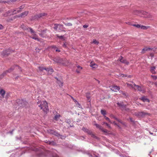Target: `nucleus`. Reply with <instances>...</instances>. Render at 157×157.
Wrapping results in <instances>:
<instances>
[{"instance_id":"44","label":"nucleus","mask_w":157,"mask_h":157,"mask_svg":"<svg viewBox=\"0 0 157 157\" xmlns=\"http://www.w3.org/2000/svg\"><path fill=\"white\" fill-rule=\"evenodd\" d=\"M24 6H21L20 7H19V8H18V9L19 10H21H21L24 8Z\"/></svg>"},{"instance_id":"48","label":"nucleus","mask_w":157,"mask_h":157,"mask_svg":"<svg viewBox=\"0 0 157 157\" xmlns=\"http://www.w3.org/2000/svg\"><path fill=\"white\" fill-rule=\"evenodd\" d=\"M7 14H10V15L12 14L11 10H10L8 11L7 12Z\"/></svg>"},{"instance_id":"54","label":"nucleus","mask_w":157,"mask_h":157,"mask_svg":"<svg viewBox=\"0 0 157 157\" xmlns=\"http://www.w3.org/2000/svg\"><path fill=\"white\" fill-rule=\"evenodd\" d=\"M57 83L58 84L61 83V86H63V83L61 82L60 81H58Z\"/></svg>"},{"instance_id":"24","label":"nucleus","mask_w":157,"mask_h":157,"mask_svg":"<svg viewBox=\"0 0 157 157\" xmlns=\"http://www.w3.org/2000/svg\"><path fill=\"white\" fill-rule=\"evenodd\" d=\"M155 67H151V68L150 71L152 74H155Z\"/></svg>"},{"instance_id":"22","label":"nucleus","mask_w":157,"mask_h":157,"mask_svg":"<svg viewBox=\"0 0 157 157\" xmlns=\"http://www.w3.org/2000/svg\"><path fill=\"white\" fill-rule=\"evenodd\" d=\"M127 23V24H128L129 25H132L133 26H135V27H137V28H140V26L141 25H140L139 24H137V25L132 24H131L129 22H128V23Z\"/></svg>"},{"instance_id":"40","label":"nucleus","mask_w":157,"mask_h":157,"mask_svg":"<svg viewBox=\"0 0 157 157\" xmlns=\"http://www.w3.org/2000/svg\"><path fill=\"white\" fill-rule=\"evenodd\" d=\"M59 28L60 29H64V28L63 27V25H62L59 24Z\"/></svg>"},{"instance_id":"13","label":"nucleus","mask_w":157,"mask_h":157,"mask_svg":"<svg viewBox=\"0 0 157 157\" xmlns=\"http://www.w3.org/2000/svg\"><path fill=\"white\" fill-rule=\"evenodd\" d=\"M90 66L92 68H95L98 67V65L95 63L94 62H91L90 63Z\"/></svg>"},{"instance_id":"63","label":"nucleus","mask_w":157,"mask_h":157,"mask_svg":"<svg viewBox=\"0 0 157 157\" xmlns=\"http://www.w3.org/2000/svg\"><path fill=\"white\" fill-rule=\"evenodd\" d=\"M118 120H119V121H118L120 122L122 124H124L121 121H120L119 119H118Z\"/></svg>"},{"instance_id":"32","label":"nucleus","mask_w":157,"mask_h":157,"mask_svg":"<svg viewBox=\"0 0 157 157\" xmlns=\"http://www.w3.org/2000/svg\"><path fill=\"white\" fill-rule=\"evenodd\" d=\"M1 2L8 3L10 2V0H1Z\"/></svg>"},{"instance_id":"58","label":"nucleus","mask_w":157,"mask_h":157,"mask_svg":"<svg viewBox=\"0 0 157 157\" xmlns=\"http://www.w3.org/2000/svg\"><path fill=\"white\" fill-rule=\"evenodd\" d=\"M77 67L78 69H80V70H82V67L78 65L77 66Z\"/></svg>"},{"instance_id":"30","label":"nucleus","mask_w":157,"mask_h":157,"mask_svg":"<svg viewBox=\"0 0 157 157\" xmlns=\"http://www.w3.org/2000/svg\"><path fill=\"white\" fill-rule=\"evenodd\" d=\"M21 28L24 30H28V28L23 25H21Z\"/></svg>"},{"instance_id":"12","label":"nucleus","mask_w":157,"mask_h":157,"mask_svg":"<svg viewBox=\"0 0 157 157\" xmlns=\"http://www.w3.org/2000/svg\"><path fill=\"white\" fill-rule=\"evenodd\" d=\"M86 133L88 134L91 135L92 137L94 138H97V137L93 134L91 130L89 129Z\"/></svg>"},{"instance_id":"10","label":"nucleus","mask_w":157,"mask_h":157,"mask_svg":"<svg viewBox=\"0 0 157 157\" xmlns=\"http://www.w3.org/2000/svg\"><path fill=\"white\" fill-rule=\"evenodd\" d=\"M120 88L119 86H112L111 89L113 91L117 92V90H119Z\"/></svg>"},{"instance_id":"61","label":"nucleus","mask_w":157,"mask_h":157,"mask_svg":"<svg viewBox=\"0 0 157 157\" xmlns=\"http://www.w3.org/2000/svg\"><path fill=\"white\" fill-rule=\"evenodd\" d=\"M51 47L52 48H53L54 49H55L56 48V46H54V45L51 46Z\"/></svg>"},{"instance_id":"62","label":"nucleus","mask_w":157,"mask_h":157,"mask_svg":"<svg viewBox=\"0 0 157 157\" xmlns=\"http://www.w3.org/2000/svg\"><path fill=\"white\" fill-rule=\"evenodd\" d=\"M66 122V123H67L68 124H69V123H70V121H69V120H67Z\"/></svg>"},{"instance_id":"8","label":"nucleus","mask_w":157,"mask_h":157,"mask_svg":"<svg viewBox=\"0 0 157 157\" xmlns=\"http://www.w3.org/2000/svg\"><path fill=\"white\" fill-rule=\"evenodd\" d=\"M134 86L135 87V88L137 89L138 91L140 92L143 91V93H144V92L143 89L141 86H139V85H136L134 83Z\"/></svg>"},{"instance_id":"31","label":"nucleus","mask_w":157,"mask_h":157,"mask_svg":"<svg viewBox=\"0 0 157 157\" xmlns=\"http://www.w3.org/2000/svg\"><path fill=\"white\" fill-rule=\"evenodd\" d=\"M149 28L148 26H146L144 25H141L140 28L143 29H147Z\"/></svg>"},{"instance_id":"59","label":"nucleus","mask_w":157,"mask_h":157,"mask_svg":"<svg viewBox=\"0 0 157 157\" xmlns=\"http://www.w3.org/2000/svg\"><path fill=\"white\" fill-rule=\"evenodd\" d=\"M3 26L1 24H0V29H3Z\"/></svg>"},{"instance_id":"7","label":"nucleus","mask_w":157,"mask_h":157,"mask_svg":"<svg viewBox=\"0 0 157 157\" xmlns=\"http://www.w3.org/2000/svg\"><path fill=\"white\" fill-rule=\"evenodd\" d=\"M117 104L119 106L122 108V110H127V109L126 107V105H124L123 102H117Z\"/></svg>"},{"instance_id":"49","label":"nucleus","mask_w":157,"mask_h":157,"mask_svg":"<svg viewBox=\"0 0 157 157\" xmlns=\"http://www.w3.org/2000/svg\"><path fill=\"white\" fill-rule=\"evenodd\" d=\"M101 130L104 132L107 133V130L104 129L102 127V129H101Z\"/></svg>"},{"instance_id":"20","label":"nucleus","mask_w":157,"mask_h":157,"mask_svg":"<svg viewBox=\"0 0 157 157\" xmlns=\"http://www.w3.org/2000/svg\"><path fill=\"white\" fill-rule=\"evenodd\" d=\"M1 54L3 56H4L10 54V53L7 52L6 51L4 50L2 52Z\"/></svg>"},{"instance_id":"51","label":"nucleus","mask_w":157,"mask_h":157,"mask_svg":"<svg viewBox=\"0 0 157 157\" xmlns=\"http://www.w3.org/2000/svg\"><path fill=\"white\" fill-rule=\"evenodd\" d=\"M45 13H41L40 14V15H39V16H38V17H42V16H44L45 15Z\"/></svg>"},{"instance_id":"46","label":"nucleus","mask_w":157,"mask_h":157,"mask_svg":"<svg viewBox=\"0 0 157 157\" xmlns=\"http://www.w3.org/2000/svg\"><path fill=\"white\" fill-rule=\"evenodd\" d=\"M65 25H66L69 26H71L72 25V24L71 23H65Z\"/></svg>"},{"instance_id":"34","label":"nucleus","mask_w":157,"mask_h":157,"mask_svg":"<svg viewBox=\"0 0 157 157\" xmlns=\"http://www.w3.org/2000/svg\"><path fill=\"white\" fill-rule=\"evenodd\" d=\"M89 130V129H87L86 128H85L84 127H83L82 128V130L83 131L85 132L86 133L87 131Z\"/></svg>"},{"instance_id":"28","label":"nucleus","mask_w":157,"mask_h":157,"mask_svg":"<svg viewBox=\"0 0 157 157\" xmlns=\"http://www.w3.org/2000/svg\"><path fill=\"white\" fill-rule=\"evenodd\" d=\"M140 13H141L142 15H143L144 17L145 15H146L147 14V12L145 11L140 10Z\"/></svg>"},{"instance_id":"19","label":"nucleus","mask_w":157,"mask_h":157,"mask_svg":"<svg viewBox=\"0 0 157 157\" xmlns=\"http://www.w3.org/2000/svg\"><path fill=\"white\" fill-rule=\"evenodd\" d=\"M140 99L143 101L144 102H145L146 101L148 102H150L149 100L148 99L146 98L145 96L142 97L140 98Z\"/></svg>"},{"instance_id":"3","label":"nucleus","mask_w":157,"mask_h":157,"mask_svg":"<svg viewBox=\"0 0 157 157\" xmlns=\"http://www.w3.org/2000/svg\"><path fill=\"white\" fill-rule=\"evenodd\" d=\"M150 113L143 112H139L136 113V116L142 117H144L147 115L150 116Z\"/></svg>"},{"instance_id":"5","label":"nucleus","mask_w":157,"mask_h":157,"mask_svg":"<svg viewBox=\"0 0 157 157\" xmlns=\"http://www.w3.org/2000/svg\"><path fill=\"white\" fill-rule=\"evenodd\" d=\"M48 132L51 134H53L58 137H59L60 136L59 133L54 130H48Z\"/></svg>"},{"instance_id":"52","label":"nucleus","mask_w":157,"mask_h":157,"mask_svg":"<svg viewBox=\"0 0 157 157\" xmlns=\"http://www.w3.org/2000/svg\"><path fill=\"white\" fill-rule=\"evenodd\" d=\"M122 94L125 97H127L128 96L127 93L124 92L122 93Z\"/></svg>"},{"instance_id":"9","label":"nucleus","mask_w":157,"mask_h":157,"mask_svg":"<svg viewBox=\"0 0 157 157\" xmlns=\"http://www.w3.org/2000/svg\"><path fill=\"white\" fill-rule=\"evenodd\" d=\"M12 14H17L21 12V10L18 9L17 8H16L11 10Z\"/></svg>"},{"instance_id":"57","label":"nucleus","mask_w":157,"mask_h":157,"mask_svg":"<svg viewBox=\"0 0 157 157\" xmlns=\"http://www.w3.org/2000/svg\"><path fill=\"white\" fill-rule=\"evenodd\" d=\"M86 98L88 100H90V96L88 95H86Z\"/></svg>"},{"instance_id":"45","label":"nucleus","mask_w":157,"mask_h":157,"mask_svg":"<svg viewBox=\"0 0 157 157\" xmlns=\"http://www.w3.org/2000/svg\"><path fill=\"white\" fill-rule=\"evenodd\" d=\"M151 76L154 80H156L157 78V76L155 75H151Z\"/></svg>"},{"instance_id":"41","label":"nucleus","mask_w":157,"mask_h":157,"mask_svg":"<svg viewBox=\"0 0 157 157\" xmlns=\"http://www.w3.org/2000/svg\"><path fill=\"white\" fill-rule=\"evenodd\" d=\"M104 117L105 118L106 120L108 121L109 122L112 123V122H111V121L110 120V119L108 117H106L105 116H104Z\"/></svg>"},{"instance_id":"53","label":"nucleus","mask_w":157,"mask_h":157,"mask_svg":"<svg viewBox=\"0 0 157 157\" xmlns=\"http://www.w3.org/2000/svg\"><path fill=\"white\" fill-rule=\"evenodd\" d=\"M122 77H126L127 76L126 75H124V74H121H121H119Z\"/></svg>"},{"instance_id":"27","label":"nucleus","mask_w":157,"mask_h":157,"mask_svg":"<svg viewBox=\"0 0 157 157\" xmlns=\"http://www.w3.org/2000/svg\"><path fill=\"white\" fill-rule=\"evenodd\" d=\"M144 17L149 18H152V16L150 13H147V14L146 15L144 16Z\"/></svg>"},{"instance_id":"14","label":"nucleus","mask_w":157,"mask_h":157,"mask_svg":"<svg viewBox=\"0 0 157 157\" xmlns=\"http://www.w3.org/2000/svg\"><path fill=\"white\" fill-rule=\"evenodd\" d=\"M46 31L45 30H43L41 31V33L39 34V35L42 37H45L46 36Z\"/></svg>"},{"instance_id":"47","label":"nucleus","mask_w":157,"mask_h":157,"mask_svg":"<svg viewBox=\"0 0 157 157\" xmlns=\"http://www.w3.org/2000/svg\"><path fill=\"white\" fill-rule=\"evenodd\" d=\"M111 116L115 120H116L117 121H119L118 119L115 116H113V115H111Z\"/></svg>"},{"instance_id":"37","label":"nucleus","mask_w":157,"mask_h":157,"mask_svg":"<svg viewBox=\"0 0 157 157\" xmlns=\"http://www.w3.org/2000/svg\"><path fill=\"white\" fill-rule=\"evenodd\" d=\"M6 74V72H3L2 74L0 75V79L2 78Z\"/></svg>"},{"instance_id":"64","label":"nucleus","mask_w":157,"mask_h":157,"mask_svg":"<svg viewBox=\"0 0 157 157\" xmlns=\"http://www.w3.org/2000/svg\"><path fill=\"white\" fill-rule=\"evenodd\" d=\"M73 100L75 102V103L76 104L77 103V102H78V101L75 99L73 98Z\"/></svg>"},{"instance_id":"50","label":"nucleus","mask_w":157,"mask_h":157,"mask_svg":"<svg viewBox=\"0 0 157 157\" xmlns=\"http://www.w3.org/2000/svg\"><path fill=\"white\" fill-rule=\"evenodd\" d=\"M5 51H6L7 52L10 53V52H12V51L10 49H8L5 50Z\"/></svg>"},{"instance_id":"23","label":"nucleus","mask_w":157,"mask_h":157,"mask_svg":"<svg viewBox=\"0 0 157 157\" xmlns=\"http://www.w3.org/2000/svg\"><path fill=\"white\" fill-rule=\"evenodd\" d=\"M28 28V30H27V31H29H29L33 35V34H36L35 32L34 31L32 28Z\"/></svg>"},{"instance_id":"56","label":"nucleus","mask_w":157,"mask_h":157,"mask_svg":"<svg viewBox=\"0 0 157 157\" xmlns=\"http://www.w3.org/2000/svg\"><path fill=\"white\" fill-rule=\"evenodd\" d=\"M17 17H22L21 16V14H20L18 15H17Z\"/></svg>"},{"instance_id":"39","label":"nucleus","mask_w":157,"mask_h":157,"mask_svg":"<svg viewBox=\"0 0 157 157\" xmlns=\"http://www.w3.org/2000/svg\"><path fill=\"white\" fill-rule=\"evenodd\" d=\"M93 43H94V44H99V42L97 40H96L94 39V40L93 41Z\"/></svg>"},{"instance_id":"38","label":"nucleus","mask_w":157,"mask_h":157,"mask_svg":"<svg viewBox=\"0 0 157 157\" xmlns=\"http://www.w3.org/2000/svg\"><path fill=\"white\" fill-rule=\"evenodd\" d=\"M76 106L78 108L82 109V107L81 105L78 102H77V103H76Z\"/></svg>"},{"instance_id":"17","label":"nucleus","mask_w":157,"mask_h":157,"mask_svg":"<svg viewBox=\"0 0 157 157\" xmlns=\"http://www.w3.org/2000/svg\"><path fill=\"white\" fill-rule=\"evenodd\" d=\"M33 36L30 37L33 39H34L36 40H37L38 41H39L40 40L38 38V36L36 35V34H33Z\"/></svg>"},{"instance_id":"43","label":"nucleus","mask_w":157,"mask_h":157,"mask_svg":"<svg viewBox=\"0 0 157 157\" xmlns=\"http://www.w3.org/2000/svg\"><path fill=\"white\" fill-rule=\"evenodd\" d=\"M103 124H105V125H106L109 128H111V126L108 124L106 122H103Z\"/></svg>"},{"instance_id":"42","label":"nucleus","mask_w":157,"mask_h":157,"mask_svg":"<svg viewBox=\"0 0 157 157\" xmlns=\"http://www.w3.org/2000/svg\"><path fill=\"white\" fill-rule=\"evenodd\" d=\"M56 36H57L59 38V39H63V40H64V37H63V36H59L57 34L56 35Z\"/></svg>"},{"instance_id":"26","label":"nucleus","mask_w":157,"mask_h":157,"mask_svg":"<svg viewBox=\"0 0 157 157\" xmlns=\"http://www.w3.org/2000/svg\"><path fill=\"white\" fill-rule=\"evenodd\" d=\"M127 84L128 87L133 88L135 90H136V88L133 86L134 85L128 83H127Z\"/></svg>"},{"instance_id":"1","label":"nucleus","mask_w":157,"mask_h":157,"mask_svg":"<svg viewBox=\"0 0 157 157\" xmlns=\"http://www.w3.org/2000/svg\"><path fill=\"white\" fill-rule=\"evenodd\" d=\"M53 61L58 63H61L63 65H67L69 63L68 61L65 59H63L59 58L54 59Z\"/></svg>"},{"instance_id":"2","label":"nucleus","mask_w":157,"mask_h":157,"mask_svg":"<svg viewBox=\"0 0 157 157\" xmlns=\"http://www.w3.org/2000/svg\"><path fill=\"white\" fill-rule=\"evenodd\" d=\"M38 106L44 112H47L48 111L47 102L46 101H42L41 102V104L39 105Z\"/></svg>"},{"instance_id":"6","label":"nucleus","mask_w":157,"mask_h":157,"mask_svg":"<svg viewBox=\"0 0 157 157\" xmlns=\"http://www.w3.org/2000/svg\"><path fill=\"white\" fill-rule=\"evenodd\" d=\"M119 60L121 62L124 63L127 65H128L129 63L127 61L126 59H123V57L121 56L120 58H119Z\"/></svg>"},{"instance_id":"25","label":"nucleus","mask_w":157,"mask_h":157,"mask_svg":"<svg viewBox=\"0 0 157 157\" xmlns=\"http://www.w3.org/2000/svg\"><path fill=\"white\" fill-rule=\"evenodd\" d=\"M133 14L135 15H139L140 14V10H135L133 11Z\"/></svg>"},{"instance_id":"15","label":"nucleus","mask_w":157,"mask_h":157,"mask_svg":"<svg viewBox=\"0 0 157 157\" xmlns=\"http://www.w3.org/2000/svg\"><path fill=\"white\" fill-rule=\"evenodd\" d=\"M152 50V48L146 47L142 49V51L141 52V53L142 54H144L145 53V52L146 51H150Z\"/></svg>"},{"instance_id":"35","label":"nucleus","mask_w":157,"mask_h":157,"mask_svg":"<svg viewBox=\"0 0 157 157\" xmlns=\"http://www.w3.org/2000/svg\"><path fill=\"white\" fill-rule=\"evenodd\" d=\"M14 69V66L11 67L7 71V72H10Z\"/></svg>"},{"instance_id":"29","label":"nucleus","mask_w":157,"mask_h":157,"mask_svg":"<svg viewBox=\"0 0 157 157\" xmlns=\"http://www.w3.org/2000/svg\"><path fill=\"white\" fill-rule=\"evenodd\" d=\"M94 125H95V126L97 128H99V129H102V127L100 125H99L98 124H95Z\"/></svg>"},{"instance_id":"60","label":"nucleus","mask_w":157,"mask_h":157,"mask_svg":"<svg viewBox=\"0 0 157 157\" xmlns=\"http://www.w3.org/2000/svg\"><path fill=\"white\" fill-rule=\"evenodd\" d=\"M17 0H10V2H16Z\"/></svg>"},{"instance_id":"18","label":"nucleus","mask_w":157,"mask_h":157,"mask_svg":"<svg viewBox=\"0 0 157 157\" xmlns=\"http://www.w3.org/2000/svg\"><path fill=\"white\" fill-rule=\"evenodd\" d=\"M5 93L6 92L4 90L0 89V94L3 98H4Z\"/></svg>"},{"instance_id":"33","label":"nucleus","mask_w":157,"mask_h":157,"mask_svg":"<svg viewBox=\"0 0 157 157\" xmlns=\"http://www.w3.org/2000/svg\"><path fill=\"white\" fill-rule=\"evenodd\" d=\"M101 113L103 115H105L106 114V111L105 110H101Z\"/></svg>"},{"instance_id":"36","label":"nucleus","mask_w":157,"mask_h":157,"mask_svg":"<svg viewBox=\"0 0 157 157\" xmlns=\"http://www.w3.org/2000/svg\"><path fill=\"white\" fill-rule=\"evenodd\" d=\"M58 28H59V24H55L54 27V29L55 30H57Z\"/></svg>"},{"instance_id":"16","label":"nucleus","mask_w":157,"mask_h":157,"mask_svg":"<svg viewBox=\"0 0 157 157\" xmlns=\"http://www.w3.org/2000/svg\"><path fill=\"white\" fill-rule=\"evenodd\" d=\"M57 114L55 115V116L53 118V119L55 120L56 121H58L59 120V118L61 117L60 115L56 112Z\"/></svg>"},{"instance_id":"55","label":"nucleus","mask_w":157,"mask_h":157,"mask_svg":"<svg viewBox=\"0 0 157 157\" xmlns=\"http://www.w3.org/2000/svg\"><path fill=\"white\" fill-rule=\"evenodd\" d=\"M88 26V25H85L83 26V27L84 28H87Z\"/></svg>"},{"instance_id":"21","label":"nucleus","mask_w":157,"mask_h":157,"mask_svg":"<svg viewBox=\"0 0 157 157\" xmlns=\"http://www.w3.org/2000/svg\"><path fill=\"white\" fill-rule=\"evenodd\" d=\"M29 12L28 11H25L24 12L21 13V16L22 17H25L28 14Z\"/></svg>"},{"instance_id":"11","label":"nucleus","mask_w":157,"mask_h":157,"mask_svg":"<svg viewBox=\"0 0 157 157\" xmlns=\"http://www.w3.org/2000/svg\"><path fill=\"white\" fill-rule=\"evenodd\" d=\"M86 133L88 134L91 135L92 137L94 138H97V137L93 134L91 130L89 129Z\"/></svg>"},{"instance_id":"4","label":"nucleus","mask_w":157,"mask_h":157,"mask_svg":"<svg viewBox=\"0 0 157 157\" xmlns=\"http://www.w3.org/2000/svg\"><path fill=\"white\" fill-rule=\"evenodd\" d=\"M39 69L40 71H43L44 70H45L48 72V74H51L53 71V70L52 69H49L48 68H46L42 67H39Z\"/></svg>"}]
</instances>
